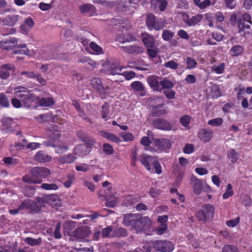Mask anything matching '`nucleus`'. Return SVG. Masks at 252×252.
I'll use <instances>...</instances> for the list:
<instances>
[{
	"label": "nucleus",
	"instance_id": "f257e3e1",
	"mask_svg": "<svg viewBox=\"0 0 252 252\" xmlns=\"http://www.w3.org/2000/svg\"><path fill=\"white\" fill-rule=\"evenodd\" d=\"M230 21L233 25H237L240 33L245 29H249L252 24L250 15L246 13L242 15L240 13H233L230 15Z\"/></svg>",
	"mask_w": 252,
	"mask_h": 252
},
{
	"label": "nucleus",
	"instance_id": "f03ea898",
	"mask_svg": "<svg viewBox=\"0 0 252 252\" xmlns=\"http://www.w3.org/2000/svg\"><path fill=\"white\" fill-rule=\"evenodd\" d=\"M215 207L210 204H207L196 213L195 217L198 221L205 222L213 219Z\"/></svg>",
	"mask_w": 252,
	"mask_h": 252
},
{
	"label": "nucleus",
	"instance_id": "7ed1b4c3",
	"mask_svg": "<svg viewBox=\"0 0 252 252\" xmlns=\"http://www.w3.org/2000/svg\"><path fill=\"white\" fill-rule=\"evenodd\" d=\"M146 23L150 30L152 29L156 31H160L165 26V23L162 20H157L156 16L151 13L147 14Z\"/></svg>",
	"mask_w": 252,
	"mask_h": 252
},
{
	"label": "nucleus",
	"instance_id": "20e7f679",
	"mask_svg": "<svg viewBox=\"0 0 252 252\" xmlns=\"http://www.w3.org/2000/svg\"><path fill=\"white\" fill-rule=\"evenodd\" d=\"M151 246L156 250L163 252H170L174 249L173 244L167 241L158 240L152 242Z\"/></svg>",
	"mask_w": 252,
	"mask_h": 252
},
{
	"label": "nucleus",
	"instance_id": "39448f33",
	"mask_svg": "<svg viewBox=\"0 0 252 252\" xmlns=\"http://www.w3.org/2000/svg\"><path fill=\"white\" fill-rule=\"evenodd\" d=\"M30 173L34 179L45 178L50 174V170L44 167H33L30 170Z\"/></svg>",
	"mask_w": 252,
	"mask_h": 252
},
{
	"label": "nucleus",
	"instance_id": "423d86ee",
	"mask_svg": "<svg viewBox=\"0 0 252 252\" xmlns=\"http://www.w3.org/2000/svg\"><path fill=\"white\" fill-rule=\"evenodd\" d=\"M31 92H27L25 94H17V97L21 99L23 105L27 108H29L37 100L36 97Z\"/></svg>",
	"mask_w": 252,
	"mask_h": 252
},
{
	"label": "nucleus",
	"instance_id": "0eeeda50",
	"mask_svg": "<svg viewBox=\"0 0 252 252\" xmlns=\"http://www.w3.org/2000/svg\"><path fill=\"white\" fill-rule=\"evenodd\" d=\"M153 126L157 129L169 131L172 129V126L170 122L162 118H157L152 122Z\"/></svg>",
	"mask_w": 252,
	"mask_h": 252
},
{
	"label": "nucleus",
	"instance_id": "6e6552de",
	"mask_svg": "<svg viewBox=\"0 0 252 252\" xmlns=\"http://www.w3.org/2000/svg\"><path fill=\"white\" fill-rule=\"evenodd\" d=\"M151 224V220L148 217H138L135 230L138 232L148 229Z\"/></svg>",
	"mask_w": 252,
	"mask_h": 252
},
{
	"label": "nucleus",
	"instance_id": "1a4fd4ad",
	"mask_svg": "<svg viewBox=\"0 0 252 252\" xmlns=\"http://www.w3.org/2000/svg\"><path fill=\"white\" fill-rule=\"evenodd\" d=\"M155 146L158 152L169 149L172 146L170 140L166 138L157 139L155 140Z\"/></svg>",
	"mask_w": 252,
	"mask_h": 252
},
{
	"label": "nucleus",
	"instance_id": "9d476101",
	"mask_svg": "<svg viewBox=\"0 0 252 252\" xmlns=\"http://www.w3.org/2000/svg\"><path fill=\"white\" fill-rule=\"evenodd\" d=\"M161 78L157 75H151L147 78L148 84L153 91L160 92Z\"/></svg>",
	"mask_w": 252,
	"mask_h": 252
},
{
	"label": "nucleus",
	"instance_id": "9b49d317",
	"mask_svg": "<svg viewBox=\"0 0 252 252\" xmlns=\"http://www.w3.org/2000/svg\"><path fill=\"white\" fill-rule=\"evenodd\" d=\"M161 78L157 75H151L147 78L148 84L153 91L160 92Z\"/></svg>",
	"mask_w": 252,
	"mask_h": 252
},
{
	"label": "nucleus",
	"instance_id": "f8f14e48",
	"mask_svg": "<svg viewBox=\"0 0 252 252\" xmlns=\"http://www.w3.org/2000/svg\"><path fill=\"white\" fill-rule=\"evenodd\" d=\"M15 71V66L13 64H4L0 68V78L2 79H6L10 75L11 72Z\"/></svg>",
	"mask_w": 252,
	"mask_h": 252
},
{
	"label": "nucleus",
	"instance_id": "ddd939ff",
	"mask_svg": "<svg viewBox=\"0 0 252 252\" xmlns=\"http://www.w3.org/2000/svg\"><path fill=\"white\" fill-rule=\"evenodd\" d=\"M156 158V157L151 156L143 154L139 157V159L145 168L147 170L150 171L152 170L150 165L151 164H152Z\"/></svg>",
	"mask_w": 252,
	"mask_h": 252
},
{
	"label": "nucleus",
	"instance_id": "4468645a",
	"mask_svg": "<svg viewBox=\"0 0 252 252\" xmlns=\"http://www.w3.org/2000/svg\"><path fill=\"white\" fill-rule=\"evenodd\" d=\"M186 18L184 17L183 19L184 22L189 27L194 26L199 24L203 19V15L202 14H196L191 17L186 14Z\"/></svg>",
	"mask_w": 252,
	"mask_h": 252
},
{
	"label": "nucleus",
	"instance_id": "2eb2a0df",
	"mask_svg": "<svg viewBox=\"0 0 252 252\" xmlns=\"http://www.w3.org/2000/svg\"><path fill=\"white\" fill-rule=\"evenodd\" d=\"M21 19L20 15L11 14L6 16L2 20L4 25L12 27L14 26Z\"/></svg>",
	"mask_w": 252,
	"mask_h": 252
},
{
	"label": "nucleus",
	"instance_id": "dca6fc26",
	"mask_svg": "<svg viewBox=\"0 0 252 252\" xmlns=\"http://www.w3.org/2000/svg\"><path fill=\"white\" fill-rule=\"evenodd\" d=\"M190 182L194 193L197 195H199L203 189L202 181L195 176H192L190 178Z\"/></svg>",
	"mask_w": 252,
	"mask_h": 252
},
{
	"label": "nucleus",
	"instance_id": "f3484780",
	"mask_svg": "<svg viewBox=\"0 0 252 252\" xmlns=\"http://www.w3.org/2000/svg\"><path fill=\"white\" fill-rule=\"evenodd\" d=\"M90 235L89 231L87 227L82 226L74 230V233L73 237L77 238V239L81 241L85 239Z\"/></svg>",
	"mask_w": 252,
	"mask_h": 252
},
{
	"label": "nucleus",
	"instance_id": "a211bd4d",
	"mask_svg": "<svg viewBox=\"0 0 252 252\" xmlns=\"http://www.w3.org/2000/svg\"><path fill=\"white\" fill-rule=\"evenodd\" d=\"M121 48L125 52L133 55H137L143 52L142 47L137 44L122 46Z\"/></svg>",
	"mask_w": 252,
	"mask_h": 252
},
{
	"label": "nucleus",
	"instance_id": "6ab92c4d",
	"mask_svg": "<svg viewBox=\"0 0 252 252\" xmlns=\"http://www.w3.org/2000/svg\"><path fill=\"white\" fill-rule=\"evenodd\" d=\"M58 196L57 194L45 195L42 197H37L36 198V203L41 208L44 206L46 202L49 203L50 201H55L58 198Z\"/></svg>",
	"mask_w": 252,
	"mask_h": 252
},
{
	"label": "nucleus",
	"instance_id": "aec40b11",
	"mask_svg": "<svg viewBox=\"0 0 252 252\" xmlns=\"http://www.w3.org/2000/svg\"><path fill=\"white\" fill-rule=\"evenodd\" d=\"M75 226V222L71 220H67L64 222L63 224V234L65 235H68L73 237Z\"/></svg>",
	"mask_w": 252,
	"mask_h": 252
},
{
	"label": "nucleus",
	"instance_id": "412c9836",
	"mask_svg": "<svg viewBox=\"0 0 252 252\" xmlns=\"http://www.w3.org/2000/svg\"><path fill=\"white\" fill-rule=\"evenodd\" d=\"M17 44V39L15 37H10L0 42L1 48L6 50L13 49L15 47Z\"/></svg>",
	"mask_w": 252,
	"mask_h": 252
},
{
	"label": "nucleus",
	"instance_id": "4be33fe9",
	"mask_svg": "<svg viewBox=\"0 0 252 252\" xmlns=\"http://www.w3.org/2000/svg\"><path fill=\"white\" fill-rule=\"evenodd\" d=\"M91 86L100 94H105V90L103 87L101 81L99 78H94L90 80Z\"/></svg>",
	"mask_w": 252,
	"mask_h": 252
},
{
	"label": "nucleus",
	"instance_id": "5701e85b",
	"mask_svg": "<svg viewBox=\"0 0 252 252\" xmlns=\"http://www.w3.org/2000/svg\"><path fill=\"white\" fill-rule=\"evenodd\" d=\"M213 132L212 130L203 128L200 130L198 133L199 139L204 142H208L212 138Z\"/></svg>",
	"mask_w": 252,
	"mask_h": 252
},
{
	"label": "nucleus",
	"instance_id": "b1692460",
	"mask_svg": "<svg viewBox=\"0 0 252 252\" xmlns=\"http://www.w3.org/2000/svg\"><path fill=\"white\" fill-rule=\"evenodd\" d=\"M138 216L135 214H128L125 216L123 222L126 226H133L135 229Z\"/></svg>",
	"mask_w": 252,
	"mask_h": 252
},
{
	"label": "nucleus",
	"instance_id": "393cba45",
	"mask_svg": "<svg viewBox=\"0 0 252 252\" xmlns=\"http://www.w3.org/2000/svg\"><path fill=\"white\" fill-rule=\"evenodd\" d=\"M130 87L134 91L139 92L140 95L143 96L146 95L145 87L140 81H136L132 82Z\"/></svg>",
	"mask_w": 252,
	"mask_h": 252
},
{
	"label": "nucleus",
	"instance_id": "a878e982",
	"mask_svg": "<svg viewBox=\"0 0 252 252\" xmlns=\"http://www.w3.org/2000/svg\"><path fill=\"white\" fill-rule=\"evenodd\" d=\"M142 40L147 47H153L155 46V38L152 35L147 33L141 35Z\"/></svg>",
	"mask_w": 252,
	"mask_h": 252
},
{
	"label": "nucleus",
	"instance_id": "bb28decb",
	"mask_svg": "<svg viewBox=\"0 0 252 252\" xmlns=\"http://www.w3.org/2000/svg\"><path fill=\"white\" fill-rule=\"evenodd\" d=\"M160 91L161 92L163 91L171 89H172L174 86L175 83L170 79H169L167 77H162L161 78L160 81Z\"/></svg>",
	"mask_w": 252,
	"mask_h": 252
},
{
	"label": "nucleus",
	"instance_id": "cd10ccee",
	"mask_svg": "<svg viewBox=\"0 0 252 252\" xmlns=\"http://www.w3.org/2000/svg\"><path fill=\"white\" fill-rule=\"evenodd\" d=\"M99 134L102 137L116 143L118 144L121 142V139L113 133L102 130L99 131Z\"/></svg>",
	"mask_w": 252,
	"mask_h": 252
},
{
	"label": "nucleus",
	"instance_id": "c85d7f7f",
	"mask_svg": "<svg viewBox=\"0 0 252 252\" xmlns=\"http://www.w3.org/2000/svg\"><path fill=\"white\" fill-rule=\"evenodd\" d=\"M36 160L41 162H49L52 159V157L42 151H38L35 155Z\"/></svg>",
	"mask_w": 252,
	"mask_h": 252
},
{
	"label": "nucleus",
	"instance_id": "c756f323",
	"mask_svg": "<svg viewBox=\"0 0 252 252\" xmlns=\"http://www.w3.org/2000/svg\"><path fill=\"white\" fill-rule=\"evenodd\" d=\"M135 40L134 37L128 34H120L116 37V40L122 43L130 42Z\"/></svg>",
	"mask_w": 252,
	"mask_h": 252
},
{
	"label": "nucleus",
	"instance_id": "7c9ffc66",
	"mask_svg": "<svg viewBox=\"0 0 252 252\" xmlns=\"http://www.w3.org/2000/svg\"><path fill=\"white\" fill-rule=\"evenodd\" d=\"M151 4L155 8H158L160 11H163L167 5L166 0H152Z\"/></svg>",
	"mask_w": 252,
	"mask_h": 252
},
{
	"label": "nucleus",
	"instance_id": "2f4dec72",
	"mask_svg": "<svg viewBox=\"0 0 252 252\" xmlns=\"http://www.w3.org/2000/svg\"><path fill=\"white\" fill-rule=\"evenodd\" d=\"M87 147L84 145H78L74 148V153L79 156L87 155L89 151L87 150Z\"/></svg>",
	"mask_w": 252,
	"mask_h": 252
},
{
	"label": "nucleus",
	"instance_id": "473e14b6",
	"mask_svg": "<svg viewBox=\"0 0 252 252\" xmlns=\"http://www.w3.org/2000/svg\"><path fill=\"white\" fill-rule=\"evenodd\" d=\"M28 211L30 213H38L40 211V207L34 201L29 199Z\"/></svg>",
	"mask_w": 252,
	"mask_h": 252
},
{
	"label": "nucleus",
	"instance_id": "72a5a7b5",
	"mask_svg": "<svg viewBox=\"0 0 252 252\" xmlns=\"http://www.w3.org/2000/svg\"><path fill=\"white\" fill-rule=\"evenodd\" d=\"M76 158L72 155L71 154H69L65 156L61 157L59 158L58 161L61 163H71L73 162Z\"/></svg>",
	"mask_w": 252,
	"mask_h": 252
},
{
	"label": "nucleus",
	"instance_id": "f704fd0d",
	"mask_svg": "<svg viewBox=\"0 0 252 252\" xmlns=\"http://www.w3.org/2000/svg\"><path fill=\"white\" fill-rule=\"evenodd\" d=\"M109 114V105L107 102H105L102 106L101 117L105 121H107L110 118Z\"/></svg>",
	"mask_w": 252,
	"mask_h": 252
},
{
	"label": "nucleus",
	"instance_id": "c9c22d12",
	"mask_svg": "<svg viewBox=\"0 0 252 252\" xmlns=\"http://www.w3.org/2000/svg\"><path fill=\"white\" fill-rule=\"evenodd\" d=\"M227 156L231 162L233 163L238 161L239 157L238 153L233 149L228 151Z\"/></svg>",
	"mask_w": 252,
	"mask_h": 252
},
{
	"label": "nucleus",
	"instance_id": "e433bc0d",
	"mask_svg": "<svg viewBox=\"0 0 252 252\" xmlns=\"http://www.w3.org/2000/svg\"><path fill=\"white\" fill-rule=\"evenodd\" d=\"M244 51V48L241 45H235L231 48L229 52L231 56H237L241 54Z\"/></svg>",
	"mask_w": 252,
	"mask_h": 252
},
{
	"label": "nucleus",
	"instance_id": "4c0bfd02",
	"mask_svg": "<svg viewBox=\"0 0 252 252\" xmlns=\"http://www.w3.org/2000/svg\"><path fill=\"white\" fill-rule=\"evenodd\" d=\"M194 4L200 9H204L211 4L210 0H205L201 2V0H193Z\"/></svg>",
	"mask_w": 252,
	"mask_h": 252
},
{
	"label": "nucleus",
	"instance_id": "58836bf2",
	"mask_svg": "<svg viewBox=\"0 0 252 252\" xmlns=\"http://www.w3.org/2000/svg\"><path fill=\"white\" fill-rule=\"evenodd\" d=\"M174 34V32L169 30H164L162 32V38L164 41H169L172 39Z\"/></svg>",
	"mask_w": 252,
	"mask_h": 252
},
{
	"label": "nucleus",
	"instance_id": "ea45409f",
	"mask_svg": "<svg viewBox=\"0 0 252 252\" xmlns=\"http://www.w3.org/2000/svg\"><path fill=\"white\" fill-rule=\"evenodd\" d=\"M127 235L126 230L123 228H118L115 229L111 237H120L126 236Z\"/></svg>",
	"mask_w": 252,
	"mask_h": 252
},
{
	"label": "nucleus",
	"instance_id": "a19ab883",
	"mask_svg": "<svg viewBox=\"0 0 252 252\" xmlns=\"http://www.w3.org/2000/svg\"><path fill=\"white\" fill-rule=\"evenodd\" d=\"M14 53L15 54H21L25 55H29L30 54V51L27 48L25 44H23L20 47L17 48L14 51Z\"/></svg>",
	"mask_w": 252,
	"mask_h": 252
},
{
	"label": "nucleus",
	"instance_id": "79ce46f5",
	"mask_svg": "<svg viewBox=\"0 0 252 252\" xmlns=\"http://www.w3.org/2000/svg\"><path fill=\"white\" fill-rule=\"evenodd\" d=\"M39 105L43 107H49L54 104L52 97L42 98L39 100Z\"/></svg>",
	"mask_w": 252,
	"mask_h": 252
},
{
	"label": "nucleus",
	"instance_id": "37998d69",
	"mask_svg": "<svg viewBox=\"0 0 252 252\" xmlns=\"http://www.w3.org/2000/svg\"><path fill=\"white\" fill-rule=\"evenodd\" d=\"M25 242L32 246H34L40 244L42 243V239L40 237L38 239L27 237L25 239Z\"/></svg>",
	"mask_w": 252,
	"mask_h": 252
},
{
	"label": "nucleus",
	"instance_id": "c03bdc74",
	"mask_svg": "<svg viewBox=\"0 0 252 252\" xmlns=\"http://www.w3.org/2000/svg\"><path fill=\"white\" fill-rule=\"evenodd\" d=\"M24 182L29 184H40L42 181L40 179H34V177H30L29 175L24 176L23 178Z\"/></svg>",
	"mask_w": 252,
	"mask_h": 252
},
{
	"label": "nucleus",
	"instance_id": "a18cd8bd",
	"mask_svg": "<svg viewBox=\"0 0 252 252\" xmlns=\"http://www.w3.org/2000/svg\"><path fill=\"white\" fill-rule=\"evenodd\" d=\"M0 105L4 107H8L10 106L7 96L3 93H0Z\"/></svg>",
	"mask_w": 252,
	"mask_h": 252
},
{
	"label": "nucleus",
	"instance_id": "49530a36",
	"mask_svg": "<svg viewBox=\"0 0 252 252\" xmlns=\"http://www.w3.org/2000/svg\"><path fill=\"white\" fill-rule=\"evenodd\" d=\"M122 69V67L118 66L115 64H112L109 69L110 73L112 75H122L121 72Z\"/></svg>",
	"mask_w": 252,
	"mask_h": 252
},
{
	"label": "nucleus",
	"instance_id": "de8ad7c7",
	"mask_svg": "<svg viewBox=\"0 0 252 252\" xmlns=\"http://www.w3.org/2000/svg\"><path fill=\"white\" fill-rule=\"evenodd\" d=\"M234 192L231 184H229L227 186V189L225 192L223 194L222 197L224 199H226L230 196L233 195Z\"/></svg>",
	"mask_w": 252,
	"mask_h": 252
},
{
	"label": "nucleus",
	"instance_id": "09e8293b",
	"mask_svg": "<svg viewBox=\"0 0 252 252\" xmlns=\"http://www.w3.org/2000/svg\"><path fill=\"white\" fill-rule=\"evenodd\" d=\"M223 120L221 118H216L208 121V124L213 126H219L222 125Z\"/></svg>",
	"mask_w": 252,
	"mask_h": 252
},
{
	"label": "nucleus",
	"instance_id": "8fccbe9b",
	"mask_svg": "<svg viewBox=\"0 0 252 252\" xmlns=\"http://www.w3.org/2000/svg\"><path fill=\"white\" fill-rule=\"evenodd\" d=\"M102 150L106 155H111L114 152V149L112 146L108 143H104L102 146Z\"/></svg>",
	"mask_w": 252,
	"mask_h": 252
},
{
	"label": "nucleus",
	"instance_id": "3c124183",
	"mask_svg": "<svg viewBox=\"0 0 252 252\" xmlns=\"http://www.w3.org/2000/svg\"><path fill=\"white\" fill-rule=\"evenodd\" d=\"M90 47L91 49L95 52L97 54H101L103 53V50L102 48L94 42H91L90 43Z\"/></svg>",
	"mask_w": 252,
	"mask_h": 252
},
{
	"label": "nucleus",
	"instance_id": "603ef678",
	"mask_svg": "<svg viewBox=\"0 0 252 252\" xmlns=\"http://www.w3.org/2000/svg\"><path fill=\"white\" fill-rule=\"evenodd\" d=\"M41 188L45 190H56L58 189V186L55 184H47L43 183L41 185Z\"/></svg>",
	"mask_w": 252,
	"mask_h": 252
},
{
	"label": "nucleus",
	"instance_id": "864d4df0",
	"mask_svg": "<svg viewBox=\"0 0 252 252\" xmlns=\"http://www.w3.org/2000/svg\"><path fill=\"white\" fill-rule=\"evenodd\" d=\"M113 232L112 226H108L106 228H103L101 231V236L103 238H108L111 237V233Z\"/></svg>",
	"mask_w": 252,
	"mask_h": 252
},
{
	"label": "nucleus",
	"instance_id": "5fc2aeb1",
	"mask_svg": "<svg viewBox=\"0 0 252 252\" xmlns=\"http://www.w3.org/2000/svg\"><path fill=\"white\" fill-rule=\"evenodd\" d=\"M186 63L187 65V68L191 69L196 66L197 62L194 59L188 57L186 58Z\"/></svg>",
	"mask_w": 252,
	"mask_h": 252
},
{
	"label": "nucleus",
	"instance_id": "6e6d98bb",
	"mask_svg": "<svg viewBox=\"0 0 252 252\" xmlns=\"http://www.w3.org/2000/svg\"><path fill=\"white\" fill-rule=\"evenodd\" d=\"M3 126L7 128L10 129L13 127V126L14 125V123L13 122V120L10 118H4L2 121Z\"/></svg>",
	"mask_w": 252,
	"mask_h": 252
},
{
	"label": "nucleus",
	"instance_id": "4d7b16f0",
	"mask_svg": "<svg viewBox=\"0 0 252 252\" xmlns=\"http://www.w3.org/2000/svg\"><path fill=\"white\" fill-rule=\"evenodd\" d=\"M155 169V172L158 174H160L162 173V167L158 160V158L156 157L155 159L152 163Z\"/></svg>",
	"mask_w": 252,
	"mask_h": 252
},
{
	"label": "nucleus",
	"instance_id": "13d9d810",
	"mask_svg": "<svg viewBox=\"0 0 252 252\" xmlns=\"http://www.w3.org/2000/svg\"><path fill=\"white\" fill-rule=\"evenodd\" d=\"M163 66L165 67L169 68L171 69L175 70L178 67L179 64L176 63L174 61L171 60L163 64Z\"/></svg>",
	"mask_w": 252,
	"mask_h": 252
},
{
	"label": "nucleus",
	"instance_id": "bf43d9fd",
	"mask_svg": "<svg viewBox=\"0 0 252 252\" xmlns=\"http://www.w3.org/2000/svg\"><path fill=\"white\" fill-rule=\"evenodd\" d=\"M167 225L166 223L160 224L156 229V232L158 235H162L167 230Z\"/></svg>",
	"mask_w": 252,
	"mask_h": 252
},
{
	"label": "nucleus",
	"instance_id": "052dcab7",
	"mask_svg": "<svg viewBox=\"0 0 252 252\" xmlns=\"http://www.w3.org/2000/svg\"><path fill=\"white\" fill-rule=\"evenodd\" d=\"M43 58L45 60H49L58 59L60 58V57L58 54H54L51 51H50L47 52Z\"/></svg>",
	"mask_w": 252,
	"mask_h": 252
},
{
	"label": "nucleus",
	"instance_id": "680f3d73",
	"mask_svg": "<svg viewBox=\"0 0 252 252\" xmlns=\"http://www.w3.org/2000/svg\"><path fill=\"white\" fill-rule=\"evenodd\" d=\"M93 7L91 4L86 3L81 5L79 9L82 13H86L90 11Z\"/></svg>",
	"mask_w": 252,
	"mask_h": 252
},
{
	"label": "nucleus",
	"instance_id": "e2e57ef3",
	"mask_svg": "<svg viewBox=\"0 0 252 252\" xmlns=\"http://www.w3.org/2000/svg\"><path fill=\"white\" fill-rule=\"evenodd\" d=\"M67 180L64 183V186L66 188H69L72 184V182L74 180V175L71 173L68 174L67 176Z\"/></svg>",
	"mask_w": 252,
	"mask_h": 252
},
{
	"label": "nucleus",
	"instance_id": "0e129e2a",
	"mask_svg": "<svg viewBox=\"0 0 252 252\" xmlns=\"http://www.w3.org/2000/svg\"><path fill=\"white\" fill-rule=\"evenodd\" d=\"M163 94L168 99H173L175 98L176 92L171 89L164 90Z\"/></svg>",
	"mask_w": 252,
	"mask_h": 252
},
{
	"label": "nucleus",
	"instance_id": "69168bd1",
	"mask_svg": "<svg viewBox=\"0 0 252 252\" xmlns=\"http://www.w3.org/2000/svg\"><path fill=\"white\" fill-rule=\"evenodd\" d=\"M61 228V223L59 222L57 224L56 228L54 231V235L55 238L60 239L62 237V234L60 232V229Z\"/></svg>",
	"mask_w": 252,
	"mask_h": 252
},
{
	"label": "nucleus",
	"instance_id": "338daca9",
	"mask_svg": "<svg viewBox=\"0 0 252 252\" xmlns=\"http://www.w3.org/2000/svg\"><path fill=\"white\" fill-rule=\"evenodd\" d=\"M121 136L125 141H132L134 138L132 134L129 132H122Z\"/></svg>",
	"mask_w": 252,
	"mask_h": 252
},
{
	"label": "nucleus",
	"instance_id": "774afa93",
	"mask_svg": "<svg viewBox=\"0 0 252 252\" xmlns=\"http://www.w3.org/2000/svg\"><path fill=\"white\" fill-rule=\"evenodd\" d=\"M83 141L87 145V148L92 147L95 142L94 138L88 136Z\"/></svg>",
	"mask_w": 252,
	"mask_h": 252
}]
</instances>
